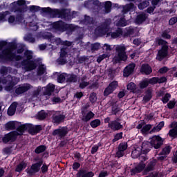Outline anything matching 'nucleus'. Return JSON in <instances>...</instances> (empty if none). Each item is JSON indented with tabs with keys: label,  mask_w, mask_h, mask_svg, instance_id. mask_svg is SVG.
<instances>
[{
	"label": "nucleus",
	"mask_w": 177,
	"mask_h": 177,
	"mask_svg": "<svg viewBox=\"0 0 177 177\" xmlns=\"http://www.w3.org/2000/svg\"><path fill=\"white\" fill-rule=\"evenodd\" d=\"M156 42L158 46H162L156 55V60L162 62L168 56V42L162 38L157 39Z\"/></svg>",
	"instance_id": "nucleus-1"
},
{
	"label": "nucleus",
	"mask_w": 177,
	"mask_h": 177,
	"mask_svg": "<svg viewBox=\"0 0 177 177\" xmlns=\"http://www.w3.org/2000/svg\"><path fill=\"white\" fill-rule=\"evenodd\" d=\"M116 53L113 59L114 63H121V62H127L128 55H127V47L125 46H117L115 48Z\"/></svg>",
	"instance_id": "nucleus-2"
},
{
	"label": "nucleus",
	"mask_w": 177,
	"mask_h": 177,
	"mask_svg": "<svg viewBox=\"0 0 177 177\" xmlns=\"http://www.w3.org/2000/svg\"><path fill=\"white\" fill-rule=\"evenodd\" d=\"M110 24H111V22L109 20H106L95 29L94 34L97 37L106 35L109 32V30H110Z\"/></svg>",
	"instance_id": "nucleus-3"
},
{
	"label": "nucleus",
	"mask_w": 177,
	"mask_h": 177,
	"mask_svg": "<svg viewBox=\"0 0 177 177\" xmlns=\"http://www.w3.org/2000/svg\"><path fill=\"white\" fill-rule=\"evenodd\" d=\"M26 9L27 5L24 0H18L11 3V12L15 13H24Z\"/></svg>",
	"instance_id": "nucleus-4"
},
{
	"label": "nucleus",
	"mask_w": 177,
	"mask_h": 177,
	"mask_svg": "<svg viewBox=\"0 0 177 177\" xmlns=\"http://www.w3.org/2000/svg\"><path fill=\"white\" fill-rule=\"evenodd\" d=\"M68 133V128L67 127H59L58 129H55L52 135L53 136H55L58 138V139H63V138H66L67 134Z\"/></svg>",
	"instance_id": "nucleus-5"
},
{
	"label": "nucleus",
	"mask_w": 177,
	"mask_h": 177,
	"mask_svg": "<svg viewBox=\"0 0 177 177\" xmlns=\"http://www.w3.org/2000/svg\"><path fill=\"white\" fill-rule=\"evenodd\" d=\"M103 3L99 0H90L84 2V7L88 9H92L93 10L95 8H97V9H103Z\"/></svg>",
	"instance_id": "nucleus-6"
},
{
	"label": "nucleus",
	"mask_w": 177,
	"mask_h": 177,
	"mask_svg": "<svg viewBox=\"0 0 177 177\" xmlns=\"http://www.w3.org/2000/svg\"><path fill=\"white\" fill-rule=\"evenodd\" d=\"M17 131H11L6 135H4L3 138H2V141L3 143H13L15 142L16 139H17Z\"/></svg>",
	"instance_id": "nucleus-7"
},
{
	"label": "nucleus",
	"mask_w": 177,
	"mask_h": 177,
	"mask_svg": "<svg viewBox=\"0 0 177 177\" xmlns=\"http://www.w3.org/2000/svg\"><path fill=\"white\" fill-rule=\"evenodd\" d=\"M21 65L26 71H31L37 68V64L32 60H22Z\"/></svg>",
	"instance_id": "nucleus-8"
},
{
	"label": "nucleus",
	"mask_w": 177,
	"mask_h": 177,
	"mask_svg": "<svg viewBox=\"0 0 177 177\" xmlns=\"http://www.w3.org/2000/svg\"><path fill=\"white\" fill-rule=\"evenodd\" d=\"M152 147L154 149H160L164 143V140L160 136H153L150 140Z\"/></svg>",
	"instance_id": "nucleus-9"
},
{
	"label": "nucleus",
	"mask_w": 177,
	"mask_h": 177,
	"mask_svg": "<svg viewBox=\"0 0 177 177\" xmlns=\"http://www.w3.org/2000/svg\"><path fill=\"white\" fill-rule=\"evenodd\" d=\"M7 79L8 80V85L6 86L5 90L8 92H10V91L13 89V87L17 85V77H12V75H8Z\"/></svg>",
	"instance_id": "nucleus-10"
},
{
	"label": "nucleus",
	"mask_w": 177,
	"mask_h": 177,
	"mask_svg": "<svg viewBox=\"0 0 177 177\" xmlns=\"http://www.w3.org/2000/svg\"><path fill=\"white\" fill-rule=\"evenodd\" d=\"M118 87V82L113 81L111 82L109 86L104 91V96H109V95H111L113 92H114L117 88Z\"/></svg>",
	"instance_id": "nucleus-11"
},
{
	"label": "nucleus",
	"mask_w": 177,
	"mask_h": 177,
	"mask_svg": "<svg viewBox=\"0 0 177 177\" xmlns=\"http://www.w3.org/2000/svg\"><path fill=\"white\" fill-rule=\"evenodd\" d=\"M1 60L3 62H13L15 60V53L3 50L1 54Z\"/></svg>",
	"instance_id": "nucleus-12"
},
{
	"label": "nucleus",
	"mask_w": 177,
	"mask_h": 177,
	"mask_svg": "<svg viewBox=\"0 0 177 177\" xmlns=\"http://www.w3.org/2000/svg\"><path fill=\"white\" fill-rule=\"evenodd\" d=\"M59 17L64 19L66 21H70L73 19V15H71V10L67 8H62L60 10Z\"/></svg>",
	"instance_id": "nucleus-13"
},
{
	"label": "nucleus",
	"mask_w": 177,
	"mask_h": 177,
	"mask_svg": "<svg viewBox=\"0 0 177 177\" xmlns=\"http://www.w3.org/2000/svg\"><path fill=\"white\" fill-rule=\"evenodd\" d=\"M42 13H46L53 16V17H60V10L59 9H52L50 7L41 8Z\"/></svg>",
	"instance_id": "nucleus-14"
},
{
	"label": "nucleus",
	"mask_w": 177,
	"mask_h": 177,
	"mask_svg": "<svg viewBox=\"0 0 177 177\" xmlns=\"http://www.w3.org/2000/svg\"><path fill=\"white\" fill-rule=\"evenodd\" d=\"M128 149V142H124L119 145L118 147V151L116 153V156L118 158H120V157H124V154H125V150Z\"/></svg>",
	"instance_id": "nucleus-15"
},
{
	"label": "nucleus",
	"mask_w": 177,
	"mask_h": 177,
	"mask_svg": "<svg viewBox=\"0 0 177 177\" xmlns=\"http://www.w3.org/2000/svg\"><path fill=\"white\" fill-rule=\"evenodd\" d=\"M118 121H120V119L118 118L116 120L111 121L108 124V128H110L112 131H120V129H122L124 127Z\"/></svg>",
	"instance_id": "nucleus-16"
},
{
	"label": "nucleus",
	"mask_w": 177,
	"mask_h": 177,
	"mask_svg": "<svg viewBox=\"0 0 177 177\" xmlns=\"http://www.w3.org/2000/svg\"><path fill=\"white\" fill-rule=\"evenodd\" d=\"M65 25H66V23H64L62 20H59V21L53 22L52 24V27L53 30H55V31H58L59 32H64Z\"/></svg>",
	"instance_id": "nucleus-17"
},
{
	"label": "nucleus",
	"mask_w": 177,
	"mask_h": 177,
	"mask_svg": "<svg viewBox=\"0 0 177 177\" xmlns=\"http://www.w3.org/2000/svg\"><path fill=\"white\" fill-rule=\"evenodd\" d=\"M135 67H136V64H135V63H131L127 65L123 71V76L128 77L129 75H131V74H133Z\"/></svg>",
	"instance_id": "nucleus-18"
},
{
	"label": "nucleus",
	"mask_w": 177,
	"mask_h": 177,
	"mask_svg": "<svg viewBox=\"0 0 177 177\" xmlns=\"http://www.w3.org/2000/svg\"><path fill=\"white\" fill-rule=\"evenodd\" d=\"M30 88L31 84H24L15 88V93L16 95H23V93H26V92L30 91Z\"/></svg>",
	"instance_id": "nucleus-19"
},
{
	"label": "nucleus",
	"mask_w": 177,
	"mask_h": 177,
	"mask_svg": "<svg viewBox=\"0 0 177 177\" xmlns=\"http://www.w3.org/2000/svg\"><path fill=\"white\" fill-rule=\"evenodd\" d=\"M42 131V125H33L28 124V132L30 135H37Z\"/></svg>",
	"instance_id": "nucleus-20"
},
{
	"label": "nucleus",
	"mask_w": 177,
	"mask_h": 177,
	"mask_svg": "<svg viewBox=\"0 0 177 177\" xmlns=\"http://www.w3.org/2000/svg\"><path fill=\"white\" fill-rule=\"evenodd\" d=\"M42 162H38L32 165L30 169L26 170L27 174H28V175H34V174H37V172L39 171Z\"/></svg>",
	"instance_id": "nucleus-21"
},
{
	"label": "nucleus",
	"mask_w": 177,
	"mask_h": 177,
	"mask_svg": "<svg viewBox=\"0 0 177 177\" xmlns=\"http://www.w3.org/2000/svg\"><path fill=\"white\" fill-rule=\"evenodd\" d=\"M93 117H95V113H93L92 111H83L82 112V115H80V118L83 122H88V121L91 120Z\"/></svg>",
	"instance_id": "nucleus-22"
},
{
	"label": "nucleus",
	"mask_w": 177,
	"mask_h": 177,
	"mask_svg": "<svg viewBox=\"0 0 177 177\" xmlns=\"http://www.w3.org/2000/svg\"><path fill=\"white\" fill-rule=\"evenodd\" d=\"M140 73L145 75H150L153 73V69L149 64H142L140 70Z\"/></svg>",
	"instance_id": "nucleus-23"
},
{
	"label": "nucleus",
	"mask_w": 177,
	"mask_h": 177,
	"mask_svg": "<svg viewBox=\"0 0 177 177\" xmlns=\"http://www.w3.org/2000/svg\"><path fill=\"white\" fill-rule=\"evenodd\" d=\"M169 128H173L169 130L168 135L170 138H176L177 137V122H173L169 124Z\"/></svg>",
	"instance_id": "nucleus-24"
},
{
	"label": "nucleus",
	"mask_w": 177,
	"mask_h": 177,
	"mask_svg": "<svg viewBox=\"0 0 177 177\" xmlns=\"http://www.w3.org/2000/svg\"><path fill=\"white\" fill-rule=\"evenodd\" d=\"M146 167V164L143 162V160H141V162L134 168L131 170V174H139L140 172H142Z\"/></svg>",
	"instance_id": "nucleus-25"
},
{
	"label": "nucleus",
	"mask_w": 177,
	"mask_h": 177,
	"mask_svg": "<svg viewBox=\"0 0 177 177\" xmlns=\"http://www.w3.org/2000/svg\"><path fill=\"white\" fill-rule=\"evenodd\" d=\"M151 148H153L151 142H150V141H145L142 142L141 151L143 153V154H147Z\"/></svg>",
	"instance_id": "nucleus-26"
},
{
	"label": "nucleus",
	"mask_w": 177,
	"mask_h": 177,
	"mask_svg": "<svg viewBox=\"0 0 177 177\" xmlns=\"http://www.w3.org/2000/svg\"><path fill=\"white\" fill-rule=\"evenodd\" d=\"M147 19V15H146V14H145L144 12H142L141 14L137 15L136 18V24H138L140 26V24H142L143 23H145Z\"/></svg>",
	"instance_id": "nucleus-27"
},
{
	"label": "nucleus",
	"mask_w": 177,
	"mask_h": 177,
	"mask_svg": "<svg viewBox=\"0 0 177 177\" xmlns=\"http://www.w3.org/2000/svg\"><path fill=\"white\" fill-rule=\"evenodd\" d=\"M77 30V26L74 24H65L64 32L66 31L67 34H73Z\"/></svg>",
	"instance_id": "nucleus-28"
},
{
	"label": "nucleus",
	"mask_w": 177,
	"mask_h": 177,
	"mask_svg": "<svg viewBox=\"0 0 177 177\" xmlns=\"http://www.w3.org/2000/svg\"><path fill=\"white\" fill-rule=\"evenodd\" d=\"M123 34L124 31L122 28H118L114 32H111V37L113 38V39H115V38H119V37H123Z\"/></svg>",
	"instance_id": "nucleus-29"
},
{
	"label": "nucleus",
	"mask_w": 177,
	"mask_h": 177,
	"mask_svg": "<svg viewBox=\"0 0 177 177\" xmlns=\"http://www.w3.org/2000/svg\"><path fill=\"white\" fill-rule=\"evenodd\" d=\"M78 81V76L74 73L67 74L66 73V82L70 84H74Z\"/></svg>",
	"instance_id": "nucleus-30"
},
{
	"label": "nucleus",
	"mask_w": 177,
	"mask_h": 177,
	"mask_svg": "<svg viewBox=\"0 0 177 177\" xmlns=\"http://www.w3.org/2000/svg\"><path fill=\"white\" fill-rule=\"evenodd\" d=\"M53 92H55V85L48 84L43 93L45 95L50 96Z\"/></svg>",
	"instance_id": "nucleus-31"
},
{
	"label": "nucleus",
	"mask_w": 177,
	"mask_h": 177,
	"mask_svg": "<svg viewBox=\"0 0 177 177\" xmlns=\"http://www.w3.org/2000/svg\"><path fill=\"white\" fill-rule=\"evenodd\" d=\"M53 120V122L55 124H62V122H64V120H66V115L60 114L54 115Z\"/></svg>",
	"instance_id": "nucleus-32"
},
{
	"label": "nucleus",
	"mask_w": 177,
	"mask_h": 177,
	"mask_svg": "<svg viewBox=\"0 0 177 177\" xmlns=\"http://www.w3.org/2000/svg\"><path fill=\"white\" fill-rule=\"evenodd\" d=\"M77 177H93L95 174L93 171L86 172L85 170H80L77 174Z\"/></svg>",
	"instance_id": "nucleus-33"
},
{
	"label": "nucleus",
	"mask_w": 177,
	"mask_h": 177,
	"mask_svg": "<svg viewBox=\"0 0 177 177\" xmlns=\"http://www.w3.org/2000/svg\"><path fill=\"white\" fill-rule=\"evenodd\" d=\"M26 131H28V124H22L21 126H19L17 129V136H20L21 135H23V133H24V132H26Z\"/></svg>",
	"instance_id": "nucleus-34"
},
{
	"label": "nucleus",
	"mask_w": 177,
	"mask_h": 177,
	"mask_svg": "<svg viewBox=\"0 0 177 177\" xmlns=\"http://www.w3.org/2000/svg\"><path fill=\"white\" fill-rule=\"evenodd\" d=\"M156 164H157V160L156 159H153L151 160L148 165L146 169H145V174L147 172H150V171H153L154 169V167H156Z\"/></svg>",
	"instance_id": "nucleus-35"
},
{
	"label": "nucleus",
	"mask_w": 177,
	"mask_h": 177,
	"mask_svg": "<svg viewBox=\"0 0 177 177\" xmlns=\"http://www.w3.org/2000/svg\"><path fill=\"white\" fill-rule=\"evenodd\" d=\"M16 49H17V43H16V41H11L7 43V47L5 50L13 52V50H16Z\"/></svg>",
	"instance_id": "nucleus-36"
},
{
	"label": "nucleus",
	"mask_w": 177,
	"mask_h": 177,
	"mask_svg": "<svg viewBox=\"0 0 177 177\" xmlns=\"http://www.w3.org/2000/svg\"><path fill=\"white\" fill-rule=\"evenodd\" d=\"M135 34V29L132 26L125 28V31L123 32V37H130Z\"/></svg>",
	"instance_id": "nucleus-37"
},
{
	"label": "nucleus",
	"mask_w": 177,
	"mask_h": 177,
	"mask_svg": "<svg viewBox=\"0 0 177 177\" xmlns=\"http://www.w3.org/2000/svg\"><path fill=\"white\" fill-rule=\"evenodd\" d=\"M128 25V22L125 19V17H121L119 20L116 22L117 27H125Z\"/></svg>",
	"instance_id": "nucleus-38"
},
{
	"label": "nucleus",
	"mask_w": 177,
	"mask_h": 177,
	"mask_svg": "<svg viewBox=\"0 0 177 177\" xmlns=\"http://www.w3.org/2000/svg\"><path fill=\"white\" fill-rule=\"evenodd\" d=\"M153 97V93L151 89H147L145 92V95L143 97V100L147 103V102H150L151 98Z\"/></svg>",
	"instance_id": "nucleus-39"
},
{
	"label": "nucleus",
	"mask_w": 177,
	"mask_h": 177,
	"mask_svg": "<svg viewBox=\"0 0 177 177\" xmlns=\"http://www.w3.org/2000/svg\"><path fill=\"white\" fill-rule=\"evenodd\" d=\"M131 157L133 158H138V157H140V158H143L144 161H146V160H147V158H146V156H140V151L138 149H135L132 151Z\"/></svg>",
	"instance_id": "nucleus-40"
},
{
	"label": "nucleus",
	"mask_w": 177,
	"mask_h": 177,
	"mask_svg": "<svg viewBox=\"0 0 177 177\" xmlns=\"http://www.w3.org/2000/svg\"><path fill=\"white\" fill-rule=\"evenodd\" d=\"M171 150H172V147L171 146L165 145L162 151L159 153V156H168V154L171 153Z\"/></svg>",
	"instance_id": "nucleus-41"
},
{
	"label": "nucleus",
	"mask_w": 177,
	"mask_h": 177,
	"mask_svg": "<svg viewBox=\"0 0 177 177\" xmlns=\"http://www.w3.org/2000/svg\"><path fill=\"white\" fill-rule=\"evenodd\" d=\"M84 23L86 26H91V24H95V19H93V17H91V16L85 15L84 19Z\"/></svg>",
	"instance_id": "nucleus-42"
},
{
	"label": "nucleus",
	"mask_w": 177,
	"mask_h": 177,
	"mask_svg": "<svg viewBox=\"0 0 177 177\" xmlns=\"http://www.w3.org/2000/svg\"><path fill=\"white\" fill-rule=\"evenodd\" d=\"M26 168H27V163H26L24 161H22L17 166L15 171L21 172V171L26 169Z\"/></svg>",
	"instance_id": "nucleus-43"
},
{
	"label": "nucleus",
	"mask_w": 177,
	"mask_h": 177,
	"mask_svg": "<svg viewBox=\"0 0 177 177\" xmlns=\"http://www.w3.org/2000/svg\"><path fill=\"white\" fill-rule=\"evenodd\" d=\"M103 8H104V12L105 13H110L111 12V6L112 3L111 1H108L105 3H103Z\"/></svg>",
	"instance_id": "nucleus-44"
},
{
	"label": "nucleus",
	"mask_w": 177,
	"mask_h": 177,
	"mask_svg": "<svg viewBox=\"0 0 177 177\" xmlns=\"http://www.w3.org/2000/svg\"><path fill=\"white\" fill-rule=\"evenodd\" d=\"M164 121L160 122L157 127H153L149 132V133H153V132H160L161 129L164 127Z\"/></svg>",
	"instance_id": "nucleus-45"
},
{
	"label": "nucleus",
	"mask_w": 177,
	"mask_h": 177,
	"mask_svg": "<svg viewBox=\"0 0 177 177\" xmlns=\"http://www.w3.org/2000/svg\"><path fill=\"white\" fill-rule=\"evenodd\" d=\"M135 5L132 3H130L129 4H127L123 7L122 9V13H128V12H130L131 9H133V7Z\"/></svg>",
	"instance_id": "nucleus-46"
},
{
	"label": "nucleus",
	"mask_w": 177,
	"mask_h": 177,
	"mask_svg": "<svg viewBox=\"0 0 177 177\" xmlns=\"http://www.w3.org/2000/svg\"><path fill=\"white\" fill-rule=\"evenodd\" d=\"M6 131H12L13 129H16V123L15 122H8L6 124Z\"/></svg>",
	"instance_id": "nucleus-47"
},
{
	"label": "nucleus",
	"mask_w": 177,
	"mask_h": 177,
	"mask_svg": "<svg viewBox=\"0 0 177 177\" xmlns=\"http://www.w3.org/2000/svg\"><path fill=\"white\" fill-rule=\"evenodd\" d=\"M43 8H41V7H39L38 6H29V10L30 12H32L33 13H35V12H39V11H41V13H42V9Z\"/></svg>",
	"instance_id": "nucleus-48"
},
{
	"label": "nucleus",
	"mask_w": 177,
	"mask_h": 177,
	"mask_svg": "<svg viewBox=\"0 0 177 177\" xmlns=\"http://www.w3.org/2000/svg\"><path fill=\"white\" fill-rule=\"evenodd\" d=\"M151 128H153V125L146 124L142 127V129H141V133H142V135H146V133H147V132H149Z\"/></svg>",
	"instance_id": "nucleus-49"
},
{
	"label": "nucleus",
	"mask_w": 177,
	"mask_h": 177,
	"mask_svg": "<svg viewBox=\"0 0 177 177\" xmlns=\"http://www.w3.org/2000/svg\"><path fill=\"white\" fill-rule=\"evenodd\" d=\"M46 117H48V113L44 111L38 112L37 115H36L37 119L40 120H45Z\"/></svg>",
	"instance_id": "nucleus-50"
},
{
	"label": "nucleus",
	"mask_w": 177,
	"mask_h": 177,
	"mask_svg": "<svg viewBox=\"0 0 177 177\" xmlns=\"http://www.w3.org/2000/svg\"><path fill=\"white\" fill-rule=\"evenodd\" d=\"M45 150H46V146L40 145L35 149V153H36V154H41V153H44Z\"/></svg>",
	"instance_id": "nucleus-51"
},
{
	"label": "nucleus",
	"mask_w": 177,
	"mask_h": 177,
	"mask_svg": "<svg viewBox=\"0 0 177 177\" xmlns=\"http://www.w3.org/2000/svg\"><path fill=\"white\" fill-rule=\"evenodd\" d=\"M41 93V86H38L37 89L34 90L32 94V99H37Z\"/></svg>",
	"instance_id": "nucleus-52"
},
{
	"label": "nucleus",
	"mask_w": 177,
	"mask_h": 177,
	"mask_svg": "<svg viewBox=\"0 0 177 177\" xmlns=\"http://www.w3.org/2000/svg\"><path fill=\"white\" fill-rule=\"evenodd\" d=\"M66 74L67 73H62L58 75L57 80L59 84H63L66 81Z\"/></svg>",
	"instance_id": "nucleus-53"
},
{
	"label": "nucleus",
	"mask_w": 177,
	"mask_h": 177,
	"mask_svg": "<svg viewBox=\"0 0 177 177\" xmlns=\"http://www.w3.org/2000/svg\"><path fill=\"white\" fill-rule=\"evenodd\" d=\"M169 99H171V94L169 93H165L164 97H162L161 99L162 104H167V103L169 102Z\"/></svg>",
	"instance_id": "nucleus-54"
},
{
	"label": "nucleus",
	"mask_w": 177,
	"mask_h": 177,
	"mask_svg": "<svg viewBox=\"0 0 177 177\" xmlns=\"http://www.w3.org/2000/svg\"><path fill=\"white\" fill-rule=\"evenodd\" d=\"M149 85V80L147 79H145L140 83L139 86L140 89H145V88H147Z\"/></svg>",
	"instance_id": "nucleus-55"
},
{
	"label": "nucleus",
	"mask_w": 177,
	"mask_h": 177,
	"mask_svg": "<svg viewBox=\"0 0 177 177\" xmlns=\"http://www.w3.org/2000/svg\"><path fill=\"white\" fill-rule=\"evenodd\" d=\"M100 123H101L100 120L95 119L91 122L90 125L91 128H97V127H100Z\"/></svg>",
	"instance_id": "nucleus-56"
},
{
	"label": "nucleus",
	"mask_w": 177,
	"mask_h": 177,
	"mask_svg": "<svg viewBox=\"0 0 177 177\" xmlns=\"http://www.w3.org/2000/svg\"><path fill=\"white\" fill-rule=\"evenodd\" d=\"M150 5V3L147 1H143L138 4V9L140 10H143V9H145V8H147Z\"/></svg>",
	"instance_id": "nucleus-57"
},
{
	"label": "nucleus",
	"mask_w": 177,
	"mask_h": 177,
	"mask_svg": "<svg viewBox=\"0 0 177 177\" xmlns=\"http://www.w3.org/2000/svg\"><path fill=\"white\" fill-rule=\"evenodd\" d=\"M99 49H100V43L91 44V50L93 52H95L96 50H99Z\"/></svg>",
	"instance_id": "nucleus-58"
},
{
	"label": "nucleus",
	"mask_w": 177,
	"mask_h": 177,
	"mask_svg": "<svg viewBox=\"0 0 177 177\" xmlns=\"http://www.w3.org/2000/svg\"><path fill=\"white\" fill-rule=\"evenodd\" d=\"M45 71H46V68L44 67V66H39L37 69V75H44Z\"/></svg>",
	"instance_id": "nucleus-59"
},
{
	"label": "nucleus",
	"mask_w": 177,
	"mask_h": 177,
	"mask_svg": "<svg viewBox=\"0 0 177 177\" xmlns=\"http://www.w3.org/2000/svg\"><path fill=\"white\" fill-rule=\"evenodd\" d=\"M89 100L91 103H95L97 100V97L96 96V93L93 92L90 94Z\"/></svg>",
	"instance_id": "nucleus-60"
},
{
	"label": "nucleus",
	"mask_w": 177,
	"mask_h": 177,
	"mask_svg": "<svg viewBox=\"0 0 177 177\" xmlns=\"http://www.w3.org/2000/svg\"><path fill=\"white\" fill-rule=\"evenodd\" d=\"M176 103H177V102L175 101V99H174L173 100L169 101L167 106L170 110H172V109H174L175 107V106H176Z\"/></svg>",
	"instance_id": "nucleus-61"
},
{
	"label": "nucleus",
	"mask_w": 177,
	"mask_h": 177,
	"mask_svg": "<svg viewBox=\"0 0 177 177\" xmlns=\"http://www.w3.org/2000/svg\"><path fill=\"white\" fill-rule=\"evenodd\" d=\"M24 56L26 59L23 60H31L32 59V53L30 50H26L24 53Z\"/></svg>",
	"instance_id": "nucleus-62"
},
{
	"label": "nucleus",
	"mask_w": 177,
	"mask_h": 177,
	"mask_svg": "<svg viewBox=\"0 0 177 177\" xmlns=\"http://www.w3.org/2000/svg\"><path fill=\"white\" fill-rule=\"evenodd\" d=\"M127 91H135L136 89V84L133 82H130L127 86Z\"/></svg>",
	"instance_id": "nucleus-63"
},
{
	"label": "nucleus",
	"mask_w": 177,
	"mask_h": 177,
	"mask_svg": "<svg viewBox=\"0 0 177 177\" xmlns=\"http://www.w3.org/2000/svg\"><path fill=\"white\" fill-rule=\"evenodd\" d=\"M17 109V102H15L11 104L7 111H16Z\"/></svg>",
	"instance_id": "nucleus-64"
}]
</instances>
